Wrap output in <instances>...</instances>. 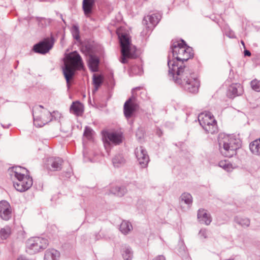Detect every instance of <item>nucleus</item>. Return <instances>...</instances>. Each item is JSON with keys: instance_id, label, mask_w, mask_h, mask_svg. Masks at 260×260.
Listing matches in <instances>:
<instances>
[{"instance_id": "42", "label": "nucleus", "mask_w": 260, "mask_h": 260, "mask_svg": "<svg viewBox=\"0 0 260 260\" xmlns=\"http://www.w3.org/2000/svg\"><path fill=\"white\" fill-rule=\"evenodd\" d=\"M156 134L158 135V137H161L162 135V132L161 130L159 128H157L156 131Z\"/></svg>"}, {"instance_id": "27", "label": "nucleus", "mask_w": 260, "mask_h": 260, "mask_svg": "<svg viewBox=\"0 0 260 260\" xmlns=\"http://www.w3.org/2000/svg\"><path fill=\"white\" fill-rule=\"evenodd\" d=\"M133 229L132 224L127 221H123L120 225L119 230L121 232L126 235Z\"/></svg>"}, {"instance_id": "15", "label": "nucleus", "mask_w": 260, "mask_h": 260, "mask_svg": "<svg viewBox=\"0 0 260 260\" xmlns=\"http://www.w3.org/2000/svg\"><path fill=\"white\" fill-rule=\"evenodd\" d=\"M62 158L58 157H49L47 160L46 168L51 171H56L60 170L63 164Z\"/></svg>"}, {"instance_id": "46", "label": "nucleus", "mask_w": 260, "mask_h": 260, "mask_svg": "<svg viewBox=\"0 0 260 260\" xmlns=\"http://www.w3.org/2000/svg\"><path fill=\"white\" fill-rule=\"evenodd\" d=\"M100 237V236H98V235H96L95 236V239H96V240H98V239H99Z\"/></svg>"}, {"instance_id": "43", "label": "nucleus", "mask_w": 260, "mask_h": 260, "mask_svg": "<svg viewBox=\"0 0 260 260\" xmlns=\"http://www.w3.org/2000/svg\"><path fill=\"white\" fill-rule=\"evenodd\" d=\"M94 88L93 89V92H95L100 86H94Z\"/></svg>"}, {"instance_id": "33", "label": "nucleus", "mask_w": 260, "mask_h": 260, "mask_svg": "<svg viewBox=\"0 0 260 260\" xmlns=\"http://www.w3.org/2000/svg\"><path fill=\"white\" fill-rule=\"evenodd\" d=\"M218 165L220 167L223 168L228 172L231 171L233 169L232 165L225 160L220 161L219 162Z\"/></svg>"}, {"instance_id": "4", "label": "nucleus", "mask_w": 260, "mask_h": 260, "mask_svg": "<svg viewBox=\"0 0 260 260\" xmlns=\"http://www.w3.org/2000/svg\"><path fill=\"white\" fill-rule=\"evenodd\" d=\"M198 120L201 126L207 133L213 134L217 132V122L211 113H201L198 116Z\"/></svg>"}, {"instance_id": "14", "label": "nucleus", "mask_w": 260, "mask_h": 260, "mask_svg": "<svg viewBox=\"0 0 260 260\" xmlns=\"http://www.w3.org/2000/svg\"><path fill=\"white\" fill-rule=\"evenodd\" d=\"M135 154L141 167L142 168H146L149 161V158L146 150L141 146L135 149Z\"/></svg>"}, {"instance_id": "12", "label": "nucleus", "mask_w": 260, "mask_h": 260, "mask_svg": "<svg viewBox=\"0 0 260 260\" xmlns=\"http://www.w3.org/2000/svg\"><path fill=\"white\" fill-rule=\"evenodd\" d=\"M34 124L38 127L43 126L52 121L53 115L50 112L45 110L42 115L36 114L33 113Z\"/></svg>"}, {"instance_id": "40", "label": "nucleus", "mask_w": 260, "mask_h": 260, "mask_svg": "<svg viewBox=\"0 0 260 260\" xmlns=\"http://www.w3.org/2000/svg\"><path fill=\"white\" fill-rule=\"evenodd\" d=\"M153 260H166V258L164 257V256H163L162 255H160L156 256Z\"/></svg>"}, {"instance_id": "8", "label": "nucleus", "mask_w": 260, "mask_h": 260, "mask_svg": "<svg viewBox=\"0 0 260 260\" xmlns=\"http://www.w3.org/2000/svg\"><path fill=\"white\" fill-rule=\"evenodd\" d=\"M54 42V38L51 35L50 38H46L35 44L32 50L36 53L45 54L53 47Z\"/></svg>"}, {"instance_id": "9", "label": "nucleus", "mask_w": 260, "mask_h": 260, "mask_svg": "<svg viewBox=\"0 0 260 260\" xmlns=\"http://www.w3.org/2000/svg\"><path fill=\"white\" fill-rule=\"evenodd\" d=\"M82 52H85L86 54H89L88 60V66L90 70L92 72L98 71L100 64V59L95 55H92V47L90 44L86 45L82 47L81 49Z\"/></svg>"}, {"instance_id": "38", "label": "nucleus", "mask_w": 260, "mask_h": 260, "mask_svg": "<svg viewBox=\"0 0 260 260\" xmlns=\"http://www.w3.org/2000/svg\"><path fill=\"white\" fill-rule=\"evenodd\" d=\"M40 108L43 109L44 107L42 105L36 106L34 107L32 109V113H34V114H38L39 113H37V112H40Z\"/></svg>"}, {"instance_id": "13", "label": "nucleus", "mask_w": 260, "mask_h": 260, "mask_svg": "<svg viewBox=\"0 0 260 260\" xmlns=\"http://www.w3.org/2000/svg\"><path fill=\"white\" fill-rule=\"evenodd\" d=\"M102 134L105 145L106 144L109 145L110 143H112L115 145H118L122 142V136L121 134L116 132L103 131Z\"/></svg>"}, {"instance_id": "25", "label": "nucleus", "mask_w": 260, "mask_h": 260, "mask_svg": "<svg viewBox=\"0 0 260 260\" xmlns=\"http://www.w3.org/2000/svg\"><path fill=\"white\" fill-rule=\"evenodd\" d=\"M110 191L112 193L117 196L122 197L126 193L127 189L124 186H116L112 187Z\"/></svg>"}, {"instance_id": "11", "label": "nucleus", "mask_w": 260, "mask_h": 260, "mask_svg": "<svg viewBox=\"0 0 260 260\" xmlns=\"http://www.w3.org/2000/svg\"><path fill=\"white\" fill-rule=\"evenodd\" d=\"M17 181H14L13 186L18 191L24 192L28 190L32 185V179L28 175H26L24 178H16Z\"/></svg>"}, {"instance_id": "31", "label": "nucleus", "mask_w": 260, "mask_h": 260, "mask_svg": "<svg viewBox=\"0 0 260 260\" xmlns=\"http://www.w3.org/2000/svg\"><path fill=\"white\" fill-rule=\"evenodd\" d=\"M11 234V229L9 226H5L0 231V237L2 239H6Z\"/></svg>"}, {"instance_id": "10", "label": "nucleus", "mask_w": 260, "mask_h": 260, "mask_svg": "<svg viewBox=\"0 0 260 260\" xmlns=\"http://www.w3.org/2000/svg\"><path fill=\"white\" fill-rule=\"evenodd\" d=\"M67 63L72 67L76 69L77 70H80L84 68V63L82 59L79 54L76 51H73L67 56Z\"/></svg>"}, {"instance_id": "35", "label": "nucleus", "mask_w": 260, "mask_h": 260, "mask_svg": "<svg viewBox=\"0 0 260 260\" xmlns=\"http://www.w3.org/2000/svg\"><path fill=\"white\" fill-rule=\"evenodd\" d=\"M251 87L255 91H260V81L256 79L251 81Z\"/></svg>"}, {"instance_id": "2", "label": "nucleus", "mask_w": 260, "mask_h": 260, "mask_svg": "<svg viewBox=\"0 0 260 260\" xmlns=\"http://www.w3.org/2000/svg\"><path fill=\"white\" fill-rule=\"evenodd\" d=\"M120 47H121V59L120 62L122 63H126L127 58H136L139 54L137 51L136 48L131 44V41L129 35L122 28L120 27L117 29Z\"/></svg>"}, {"instance_id": "17", "label": "nucleus", "mask_w": 260, "mask_h": 260, "mask_svg": "<svg viewBox=\"0 0 260 260\" xmlns=\"http://www.w3.org/2000/svg\"><path fill=\"white\" fill-rule=\"evenodd\" d=\"M243 88L239 83H235L231 85L228 88L227 95L231 99L241 95L243 93Z\"/></svg>"}, {"instance_id": "1", "label": "nucleus", "mask_w": 260, "mask_h": 260, "mask_svg": "<svg viewBox=\"0 0 260 260\" xmlns=\"http://www.w3.org/2000/svg\"><path fill=\"white\" fill-rule=\"evenodd\" d=\"M171 48L173 58L171 60L169 55V76L185 90L192 93H197L200 82L197 75L189 67L183 65L184 61L193 56L192 48L183 40L181 42H173Z\"/></svg>"}, {"instance_id": "28", "label": "nucleus", "mask_w": 260, "mask_h": 260, "mask_svg": "<svg viewBox=\"0 0 260 260\" xmlns=\"http://www.w3.org/2000/svg\"><path fill=\"white\" fill-rule=\"evenodd\" d=\"M125 160L122 154L116 155L112 159V162L115 167H119L125 164Z\"/></svg>"}, {"instance_id": "21", "label": "nucleus", "mask_w": 260, "mask_h": 260, "mask_svg": "<svg viewBox=\"0 0 260 260\" xmlns=\"http://www.w3.org/2000/svg\"><path fill=\"white\" fill-rule=\"evenodd\" d=\"M71 111L77 116H80L83 113V106L79 101L73 102L70 107Z\"/></svg>"}, {"instance_id": "44", "label": "nucleus", "mask_w": 260, "mask_h": 260, "mask_svg": "<svg viewBox=\"0 0 260 260\" xmlns=\"http://www.w3.org/2000/svg\"><path fill=\"white\" fill-rule=\"evenodd\" d=\"M60 18H61L62 20L63 21V22H64V23H66L65 21L64 20V19H63V18H62V14H60Z\"/></svg>"}, {"instance_id": "36", "label": "nucleus", "mask_w": 260, "mask_h": 260, "mask_svg": "<svg viewBox=\"0 0 260 260\" xmlns=\"http://www.w3.org/2000/svg\"><path fill=\"white\" fill-rule=\"evenodd\" d=\"M93 130L89 126H86L84 131L83 135L88 139H90L92 137Z\"/></svg>"}, {"instance_id": "23", "label": "nucleus", "mask_w": 260, "mask_h": 260, "mask_svg": "<svg viewBox=\"0 0 260 260\" xmlns=\"http://www.w3.org/2000/svg\"><path fill=\"white\" fill-rule=\"evenodd\" d=\"M60 253L57 250L52 249L47 250L45 253L44 260H56Z\"/></svg>"}, {"instance_id": "18", "label": "nucleus", "mask_w": 260, "mask_h": 260, "mask_svg": "<svg viewBox=\"0 0 260 260\" xmlns=\"http://www.w3.org/2000/svg\"><path fill=\"white\" fill-rule=\"evenodd\" d=\"M76 70H77L76 69L72 67L68 63H64L62 71L68 88L70 87V81L73 78Z\"/></svg>"}, {"instance_id": "39", "label": "nucleus", "mask_w": 260, "mask_h": 260, "mask_svg": "<svg viewBox=\"0 0 260 260\" xmlns=\"http://www.w3.org/2000/svg\"><path fill=\"white\" fill-rule=\"evenodd\" d=\"M71 174H72L71 171H68V172H67L66 173H62V175L63 176H64L67 178H70L71 177Z\"/></svg>"}, {"instance_id": "24", "label": "nucleus", "mask_w": 260, "mask_h": 260, "mask_svg": "<svg viewBox=\"0 0 260 260\" xmlns=\"http://www.w3.org/2000/svg\"><path fill=\"white\" fill-rule=\"evenodd\" d=\"M121 253L124 260H132L133 257V252L130 246L125 245L121 249Z\"/></svg>"}, {"instance_id": "6", "label": "nucleus", "mask_w": 260, "mask_h": 260, "mask_svg": "<svg viewBox=\"0 0 260 260\" xmlns=\"http://www.w3.org/2000/svg\"><path fill=\"white\" fill-rule=\"evenodd\" d=\"M140 89V87L133 88L132 90V95L124 104L123 112L125 117L127 119L132 117L139 108V102L135 95V92L136 90Z\"/></svg>"}, {"instance_id": "16", "label": "nucleus", "mask_w": 260, "mask_h": 260, "mask_svg": "<svg viewBox=\"0 0 260 260\" xmlns=\"http://www.w3.org/2000/svg\"><path fill=\"white\" fill-rule=\"evenodd\" d=\"M12 216V209L10 204L6 201L0 202V217L6 221L9 220Z\"/></svg>"}, {"instance_id": "29", "label": "nucleus", "mask_w": 260, "mask_h": 260, "mask_svg": "<svg viewBox=\"0 0 260 260\" xmlns=\"http://www.w3.org/2000/svg\"><path fill=\"white\" fill-rule=\"evenodd\" d=\"M235 222L243 228H247L250 225V220L248 218L236 216Z\"/></svg>"}, {"instance_id": "26", "label": "nucleus", "mask_w": 260, "mask_h": 260, "mask_svg": "<svg viewBox=\"0 0 260 260\" xmlns=\"http://www.w3.org/2000/svg\"><path fill=\"white\" fill-rule=\"evenodd\" d=\"M14 176L16 178H24L26 175H28V171L24 168L21 167H16L13 168Z\"/></svg>"}, {"instance_id": "37", "label": "nucleus", "mask_w": 260, "mask_h": 260, "mask_svg": "<svg viewBox=\"0 0 260 260\" xmlns=\"http://www.w3.org/2000/svg\"><path fill=\"white\" fill-rule=\"evenodd\" d=\"M199 234L201 238L206 239L208 237L207 232L205 229H201Z\"/></svg>"}, {"instance_id": "45", "label": "nucleus", "mask_w": 260, "mask_h": 260, "mask_svg": "<svg viewBox=\"0 0 260 260\" xmlns=\"http://www.w3.org/2000/svg\"><path fill=\"white\" fill-rule=\"evenodd\" d=\"M241 44L243 45V46L244 48H245V44H244V41H242V40H241Z\"/></svg>"}, {"instance_id": "7", "label": "nucleus", "mask_w": 260, "mask_h": 260, "mask_svg": "<svg viewBox=\"0 0 260 260\" xmlns=\"http://www.w3.org/2000/svg\"><path fill=\"white\" fill-rule=\"evenodd\" d=\"M161 19V16L159 14H152L145 16L142 20V24L145 26V28L141 32L142 36H146L157 24Z\"/></svg>"}, {"instance_id": "20", "label": "nucleus", "mask_w": 260, "mask_h": 260, "mask_svg": "<svg viewBox=\"0 0 260 260\" xmlns=\"http://www.w3.org/2000/svg\"><path fill=\"white\" fill-rule=\"evenodd\" d=\"M95 5V0H83L82 8L85 15L88 16L92 12V9Z\"/></svg>"}, {"instance_id": "30", "label": "nucleus", "mask_w": 260, "mask_h": 260, "mask_svg": "<svg viewBox=\"0 0 260 260\" xmlns=\"http://www.w3.org/2000/svg\"><path fill=\"white\" fill-rule=\"evenodd\" d=\"M182 201H183L188 205H190L192 202V198L191 194L187 192H184L182 194L180 198Z\"/></svg>"}, {"instance_id": "3", "label": "nucleus", "mask_w": 260, "mask_h": 260, "mask_svg": "<svg viewBox=\"0 0 260 260\" xmlns=\"http://www.w3.org/2000/svg\"><path fill=\"white\" fill-rule=\"evenodd\" d=\"M218 144L221 154L228 157H231L236 154V150L240 146L238 139L222 134L219 135Z\"/></svg>"}, {"instance_id": "47", "label": "nucleus", "mask_w": 260, "mask_h": 260, "mask_svg": "<svg viewBox=\"0 0 260 260\" xmlns=\"http://www.w3.org/2000/svg\"><path fill=\"white\" fill-rule=\"evenodd\" d=\"M230 38H235V37L234 36V35H232V36H230Z\"/></svg>"}, {"instance_id": "32", "label": "nucleus", "mask_w": 260, "mask_h": 260, "mask_svg": "<svg viewBox=\"0 0 260 260\" xmlns=\"http://www.w3.org/2000/svg\"><path fill=\"white\" fill-rule=\"evenodd\" d=\"M104 78L101 75L93 74V84L94 86H101L103 82Z\"/></svg>"}, {"instance_id": "22", "label": "nucleus", "mask_w": 260, "mask_h": 260, "mask_svg": "<svg viewBox=\"0 0 260 260\" xmlns=\"http://www.w3.org/2000/svg\"><path fill=\"white\" fill-rule=\"evenodd\" d=\"M249 149L252 154L260 156V138L250 143Z\"/></svg>"}, {"instance_id": "5", "label": "nucleus", "mask_w": 260, "mask_h": 260, "mask_svg": "<svg viewBox=\"0 0 260 260\" xmlns=\"http://www.w3.org/2000/svg\"><path fill=\"white\" fill-rule=\"evenodd\" d=\"M48 242L46 239L41 237H32L26 242V251L33 254L47 248Z\"/></svg>"}, {"instance_id": "41", "label": "nucleus", "mask_w": 260, "mask_h": 260, "mask_svg": "<svg viewBox=\"0 0 260 260\" xmlns=\"http://www.w3.org/2000/svg\"><path fill=\"white\" fill-rule=\"evenodd\" d=\"M244 54L245 56H251V54L250 51H249L248 50H246V49L244 51Z\"/></svg>"}, {"instance_id": "19", "label": "nucleus", "mask_w": 260, "mask_h": 260, "mask_svg": "<svg viewBox=\"0 0 260 260\" xmlns=\"http://www.w3.org/2000/svg\"><path fill=\"white\" fill-rule=\"evenodd\" d=\"M198 218L201 223H204L207 225L210 224L212 221L211 215L204 209H200L198 212Z\"/></svg>"}, {"instance_id": "34", "label": "nucleus", "mask_w": 260, "mask_h": 260, "mask_svg": "<svg viewBox=\"0 0 260 260\" xmlns=\"http://www.w3.org/2000/svg\"><path fill=\"white\" fill-rule=\"evenodd\" d=\"M71 32L73 38L78 41L80 39L79 27L76 25H74L72 27Z\"/></svg>"}]
</instances>
